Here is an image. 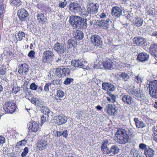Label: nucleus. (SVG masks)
<instances>
[{
	"label": "nucleus",
	"mask_w": 157,
	"mask_h": 157,
	"mask_svg": "<svg viewBox=\"0 0 157 157\" xmlns=\"http://www.w3.org/2000/svg\"><path fill=\"white\" fill-rule=\"evenodd\" d=\"M109 145V141L107 140L102 142L101 145V149L104 154H107L109 156H113L118 153L119 149L117 146L113 145L109 149L108 147Z\"/></svg>",
	"instance_id": "f257e3e1"
},
{
	"label": "nucleus",
	"mask_w": 157,
	"mask_h": 157,
	"mask_svg": "<svg viewBox=\"0 0 157 157\" xmlns=\"http://www.w3.org/2000/svg\"><path fill=\"white\" fill-rule=\"evenodd\" d=\"M125 89L128 94L136 99L139 100H142L145 98V97L143 92L139 88L135 89L132 86H126Z\"/></svg>",
	"instance_id": "f03ea898"
},
{
	"label": "nucleus",
	"mask_w": 157,
	"mask_h": 157,
	"mask_svg": "<svg viewBox=\"0 0 157 157\" xmlns=\"http://www.w3.org/2000/svg\"><path fill=\"white\" fill-rule=\"evenodd\" d=\"M86 21V19L84 21L81 17L76 16H71L69 18V21L71 25L74 27L78 29L80 28H86L87 25Z\"/></svg>",
	"instance_id": "7ed1b4c3"
},
{
	"label": "nucleus",
	"mask_w": 157,
	"mask_h": 157,
	"mask_svg": "<svg viewBox=\"0 0 157 157\" xmlns=\"http://www.w3.org/2000/svg\"><path fill=\"white\" fill-rule=\"evenodd\" d=\"M117 142L120 144H125L130 141V138L127 133V130L119 129L116 132Z\"/></svg>",
	"instance_id": "20e7f679"
},
{
	"label": "nucleus",
	"mask_w": 157,
	"mask_h": 157,
	"mask_svg": "<svg viewBox=\"0 0 157 157\" xmlns=\"http://www.w3.org/2000/svg\"><path fill=\"white\" fill-rule=\"evenodd\" d=\"M146 86L149 89L150 95L155 98H157V80L148 82Z\"/></svg>",
	"instance_id": "39448f33"
},
{
	"label": "nucleus",
	"mask_w": 157,
	"mask_h": 157,
	"mask_svg": "<svg viewBox=\"0 0 157 157\" xmlns=\"http://www.w3.org/2000/svg\"><path fill=\"white\" fill-rule=\"evenodd\" d=\"M3 109L7 113L12 114L16 109V105L14 101H7L3 105Z\"/></svg>",
	"instance_id": "423d86ee"
},
{
	"label": "nucleus",
	"mask_w": 157,
	"mask_h": 157,
	"mask_svg": "<svg viewBox=\"0 0 157 157\" xmlns=\"http://www.w3.org/2000/svg\"><path fill=\"white\" fill-rule=\"evenodd\" d=\"M100 18L101 20L99 23L98 25L101 27H103L105 29H108L109 27V19L107 18L106 14L104 13H101L99 15Z\"/></svg>",
	"instance_id": "0eeeda50"
},
{
	"label": "nucleus",
	"mask_w": 157,
	"mask_h": 157,
	"mask_svg": "<svg viewBox=\"0 0 157 157\" xmlns=\"http://www.w3.org/2000/svg\"><path fill=\"white\" fill-rule=\"evenodd\" d=\"M104 110L109 115H115L117 113L118 108L114 105H112L111 104H109L106 105Z\"/></svg>",
	"instance_id": "6e6552de"
},
{
	"label": "nucleus",
	"mask_w": 157,
	"mask_h": 157,
	"mask_svg": "<svg viewBox=\"0 0 157 157\" xmlns=\"http://www.w3.org/2000/svg\"><path fill=\"white\" fill-rule=\"evenodd\" d=\"M54 54L51 51L47 50L43 53L42 61L45 63H50L53 58Z\"/></svg>",
	"instance_id": "1a4fd4ad"
},
{
	"label": "nucleus",
	"mask_w": 157,
	"mask_h": 157,
	"mask_svg": "<svg viewBox=\"0 0 157 157\" xmlns=\"http://www.w3.org/2000/svg\"><path fill=\"white\" fill-rule=\"evenodd\" d=\"M71 65L75 67L82 68L84 69H87V63L82 59L74 60L72 61Z\"/></svg>",
	"instance_id": "9d476101"
},
{
	"label": "nucleus",
	"mask_w": 157,
	"mask_h": 157,
	"mask_svg": "<svg viewBox=\"0 0 157 157\" xmlns=\"http://www.w3.org/2000/svg\"><path fill=\"white\" fill-rule=\"evenodd\" d=\"M87 7V10L90 14H95L98 11L99 5L97 3L90 2L88 3Z\"/></svg>",
	"instance_id": "9b49d317"
},
{
	"label": "nucleus",
	"mask_w": 157,
	"mask_h": 157,
	"mask_svg": "<svg viewBox=\"0 0 157 157\" xmlns=\"http://www.w3.org/2000/svg\"><path fill=\"white\" fill-rule=\"evenodd\" d=\"M17 15L19 19L21 21H27L28 19V13L24 9H21L18 10Z\"/></svg>",
	"instance_id": "f8f14e48"
},
{
	"label": "nucleus",
	"mask_w": 157,
	"mask_h": 157,
	"mask_svg": "<svg viewBox=\"0 0 157 157\" xmlns=\"http://www.w3.org/2000/svg\"><path fill=\"white\" fill-rule=\"evenodd\" d=\"M48 146V143L47 139H42L37 141L36 147L40 150H43Z\"/></svg>",
	"instance_id": "ddd939ff"
},
{
	"label": "nucleus",
	"mask_w": 157,
	"mask_h": 157,
	"mask_svg": "<svg viewBox=\"0 0 157 157\" xmlns=\"http://www.w3.org/2000/svg\"><path fill=\"white\" fill-rule=\"evenodd\" d=\"M120 97L124 104L128 105L133 104V98L129 95L122 94Z\"/></svg>",
	"instance_id": "4468645a"
},
{
	"label": "nucleus",
	"mask_w": 157,
	"mask_h": 157,
	"mask_svg": "<svg viewBox=\"0 0 157 157\" xmlns=\"http://www.w3.org/2000/svg\"><path fill=\"white\" fill-rule=\"evenodd\" d=\"M69 71V69L67 68H58L56 69V74L58 77H64L68 73Z\"/></svg>",
	"instance_id": "2eb2a0df"
},
{
	"label": "nucleus",
	"mask_w": 157,
	"mask_h": 157,
	"mask_svg": "<svg viewBox=\"0 0 157 157\" xmlns=\"http://www.w3.org/2000/svg\"><path fill=\"white\" fill-rule=\"evenodd\" d=\"M67 119V117L65 115L60 114L56 116V123L58 125L63 124L66 122Z\"/></svg>",
	"instance_id": "dca6fc26"
},
{
	"label": "nucleus",
	"mask_w": 157,
	"mask_h": 157,
	"mask_svg": "<svg viewBox=\"0 0 157 157\" xmlns=\"http://www.w3.org/2000/svg\"><path fill=\"white\" fill-rule=\"evenodd\" d=\"M111 13L112 16L114 17H118L121 15L122 10L120 7L116 6L112 8Z\"/></svg>",
	"instance_id": "f3484780"
},
{
	"label": "nucleus",
	"mask_w": 157,
	"mask_h": 157,
	"mask_svg": "<svg viewBox=\"0 0 157 157\" xmlns=\"http://www.w3.org/2000/svg\"><path fill=\"white\" fill-rule=\"evenodd\" d=\"M91 42L97 46H99L101 43V40L100 36L97 35H92L90 38Z\"/></svg>",
	"instance_id": "a211bd4d"
},
{
	"label": "nucleus",
	"mask_w": 157,
	"mask_h": 157,
	"mask_svg": "<svg viewBox=\"0 0 157 157\" xmlns=\"http://www.w3.org/2000/svg\"><path fill=\"white\" fill-rule=\"evenodd\" d=\"M29 66L26 63L22 64L20 66L18 70L19 73L21 75H26L27 72L29 71Z\"/></svg>",
	"instance_id": "6ab92c4d"
},
{
	"label": "nucleus",
	"mask_w": 157,
	"mask_h": 157,
	"mask_svg": "<svg viewBox=\"0 0 157 157\" xmlns=\"http://www.w3.org/2000/svg\"><path fill=\"white\" fill-rule=\"evenodd\" d=\"M149 57V55L145 53H139L137 58V59L138 61L142 62H144L147 61Z\"/></svg>",
	"instance_id": "aec40b11"
},
{
	"label": "nucleus",
	"mask_w": 157,
	"mask_h": 157,
	"mask_svg": "<svg viewBox=\"0 0 157 157\" xmlns=\"http://www.w3.org/2000/svg\"><path fill=\"white\" fill-rule=\"evenodd\" d=\"M54 49L55 51L61 54L64 52V46L62 44L57 43L55 44Z\"/></svg>",
	"instance_id": "412c9836"
},
{
	"label": "nucleus",
	"mask_w": 157,
	"mask_h": 157,
	"mask_svg": "<svg viewBox=\"0 0 157 157\" xmlns=\"http://www.w3.org/2000/svg\"><path fill=\"white\" fill-rule=\"evenodd\" d=\"M102 64L104 67L106 69H114L115 67L113 62L110 59H108L106 61L103 62Z\"/></svg>",
	"instance_id": "4be33fe9"
},
{
	"label": "nucleus",
	"mask_w": 157,
	"mask_h": 157,
	"mask_svg": "<svg viewBox=\"0 0 157 157\" xmlns=\"http://www.w3.org/2000/svg\"><path fill=\"white\" fill-rule=\"evenodd\" d=\"M149 51L152 55L155 58H157V45L155 44H151Z\"/></svg>",
	"instance_id": "5701e85b"
},
{
	"label": "nucleus",
	"mask_w": 157,
	"mask_h": 157,
	"mask_svg": "<svg viewBox=\"0 0 157 157\" xmlns=\"http://www.w3.org/2000/svg\"><path fill=\"white\" fill-rule=\"evenodd\" d=\"M29 129L33 132H36L38 130L39 125L35 121L32 123L29 122Z\"/></svg>",
	"instance_id": "b1692460"
},
{
	"label": "nucleus",
	"mask_w": 157,
	"mask_h": 157,
	"mask_svg": "<svg viewBox=\"0 0 157 157\" xmlns=\"http://www.w3.org/2000/svg\"><path fill=\"white\" fill-rule=\"evenodd\" d=\"M73 36L75 39L78 40H82L84 37L83 34L80 30H77L75 32Z\"/></svg>",
	"instance_id": "393cba45"
},
{
	"label": "nucleus",
	"mask_w": 157,
	"mask_h": 157,
	"mask_svg": "<svg viewBox=\"0 0 157 157\" xmlns=\"http://www.w3.org/2000/svg\"><path fill=\"white\" fill-rule=\"evenodd\" d=\"M31 100L32 103L39 106L40 107V108L43 106V102L40 99L33 97L31 98Z\"/></svg>",
	"instance_id": "a878e982"
},
{
	"label": "nucleus",
	"mask_w": 157,
	"mask_h": 157,
	"mask_svg": "<svg viewBox=\"0 0 157 157\" xmlns=\"http://www.w3.org/2000/svg\"><path fill=\"white\" fill-rule=\"evenodd\" d=\"M37 20L38 22L42 24H45L46 23V19L42 13H38L37 16Z\"/></svg>",
	"instance_id": "bb28decb"
},
{
	"label": "nucleus",
	"mask_w": 157,
	"mask_h": 157,
	"mask_svg": "<svg viewBox=\"0 0 157 157\" xmlns=\"http://www.w3.org/2000/svg\"><path fill=\"white\" fill-rule=\"evenodd\" d=\"M134 121L135 123L136 127L138 128H143L146 126V124L143 121H139L137 118H134Z\"/></svg>",
	"instance_id": "cd10ccee"
},
{
	"label": "nucleus",
	"mask_w": 157,
	"mask_h": 157,
	"mask_svg": "<svg viewBox=\"0 0 157 157\" xmlns=\"http://www.w3.org/2000/svg\"><path fill=\"white\" fill-rule=\"evenodd\" d=\"M133 40L135 44L140 46L142 45L144 43L143 39L140 37L134 38Z\"/></svg>",
	"instance_id": "c85d7f7f"
},
{
	"label": "nucleus",
	"mask_w": 157,
	"mask_h": 157,
	"mask_svg": "<svg viewBox=\"0 0 157 157\" xmlns=\"http://www.w3.org/2000/svg\"><path fill=\"white\" fill-rule=\"evenodd\" d=\"M154 150L152 149L148 148L144 151V154L147 157H152L154 155Z\"/></svg>",
	"instance_id": "c756f323"
},
{
	"label": "nucleus",
	"mask_w": 157,
	"mask_h": 157,
	"mask_svg": "<svg viewBox=\"0 0 157 157\" xmlns=\"http://www.w3.org/2000/svg\"><path fill=\"white\" fill-rule=\"evenodd\" d=\"M25 33L20 31L15 34V37L17 41H21L23 37H25Z\"/></svg>",
	"instance_id": "7c9ffc66"
},
{
	"label": "nucleus",
	"mask_w": 157,
	"mask_h": 157,
	"mask_svg": "<svg viewBox=\"0 0 157 157\" xmlns=\"http://www.w3.org/2000/svg\"><path fill=\"white\" fill-rule=\"evenodd\" d=\"M107 94L109 96L107 97L106 98L107 101L111 103H114L116 101V96L110 92H108Z\"/></svg>",
	"instance_id": "2f4dec72"
},
{
	"label": "nucleus",
	"mask_w": 157,
	"mask_h": 157,
	"mask_svg": "<svg viewBox=\"0 0 157 157\" xmlns=\"http://www.w3.org/2000/svg\"><path fill=\"white\" fill-rule=\"evenodd\" d=\"M89 13H90L89 11L86 10L85 8H83L81 9L80 12H79L78 14L81 16L86 17L88 15Z\"/></svg>",
	"instance_id": "473e14b6"
},
{
	"label": "nucleus",
	"mask_w": 157,
	"mask_h": 157,
	"mask_svg": "<svg viewBox=\"0 0 157 157\" xmlns=\"http://www.w3.org/2000/svg\"><path fill=\"white\" fill-rule=\"evenodd\" d=\"M134 82L138 84H141L143 81V78L140 75H138L134 77Z\"/></svg>",
	"instance_id": "72a5a7b5"
},
{
	"label": "nucleus",
	"mask_w": 157,
	"mask_h": 157,
	"mask_svg": "<svg viewBox=\"0 0 157 157\" xmlns=\"http://www.w3.org/2000/svg\"><path fill=\"white\" fill-rule=\"evenodd\" d=\"M143 23L142 19L139 17L134 18V23L135 25L138 27L141 26Z\"/></svg>",
	"instance_id": "f704fd0d"
},
{
	"label": "nucleus",
	"mask_w": 157,
	"mask_h": 157,
	"mask_svg": "<svg viewBox=\"0 0 157 157\" xmlns=\"http://www.w3.org/2000/svg\"><path fill=\"white\" fill-rule=\"evenodd\" d=\"M41 111L45 115H47L48 116V114L50 113V110L47 107L43 106L40 108Z\"/></svg>",
	"instance_id": "c9c22d12"
},
{
	"label": "nucleus",
	"mask_w": 157,
	"mask_h": 157,
	"mask_svg": "<svg viewBox=\"0 0 157 157\" xmlns=\"http://www.w3.org/2000/svg\"><path fill=\"white\" fill-rule=\"evenodd\" d=\"M10 2L12 4L16 7H19L21 4V0H10Z\"/></svg>",
	"instance_id": "e433bc0d"
},
{
	"label": "nucleus",
	"mask_w": 157,
	"mask_h": 157,
	"mask_svg": "<svg viewBox=\"0 0 157 157\" xmlns=\"http://www.w3.org/2000/svg\"><path fill=\"white\" fill-rule=\"evenodd\" d=\"M120 77L124 81H127L130 78L129 76L125 72H122L120 75Z\"/></svg>",
	"instance_id": "4c0bfd02"
},
{
	"label": "nucleus",
	"mask_w": 157,
	"mask_h": 157,
	"mask_svg": "<svg viewBox=\"0 0 157 157\" xmlns=\"http://www.w3.org/2000/svg\"><path fill=\"white\" fill-rule=\"evenodd\" d=\"M68 44L69 46V47H75L77 44L75 41L72 39H70L68 41Z\"/></svg>",
	"instance_id": "58836bf2"
},
{
	"label": "nucleus",
	"mask_w": 157,
	"mask_h": 157,
	"mask_svg": "<svg viewBox=\"0 0 157 157\" xmlns=\"http://www.w3.org/2000/svg\"><path fill=\"white\" fill-rule=\"evenodd\" d=\"M12 92L13 93L16 94L20 90V88L16 85L12 86Z\"/></svg>",
	"instance_id": "ea45409f"
},
{
	"label": "nucleus",
	"mask_w": 157,
	"mask_h": 157,
	"mask_svg": "<svg viewBox=\"0 0 157 157\" xmlns=\"http://www.w3.org/2000/svg\"><path fill=\"white\" fill-rule=\"evenodd\" d=\"M74 12L75 13H78L79 12H80V10H81V8L80 5L78 3H76L75 7Z\"/></svg>",
	"instance_id": "a19ab883"
},
{
	"label": "nucleus",
	"mask_w": 157,
	"mask_h": 157,
	"mask_svg": "<svg viewBox=\"0 0 157 157\" xmlns=\"http://www.w3.org/2000/svg\"><path fill=\"white\" fill-rule=\"evenodd\" d=\"M64 95V92L61 90H58L57 91L56 95L57 97L58 98H62Z\"/></svg>",
	"instance_id": "79ce46f5"
},
{
	"label": "nucleus",
	"mask_w": 157,
	"mask_h": 157,
	"mask_svg": "<svg viewBox=\"0 0 157 157\" xmlns=\"http://www.w3.org/2000/svg\"><path fill=\"white\" fill-rule=\"evenodd\" d=\"M76 2H71L69 6V10L73 12L74 11L75 9V7Z\"/></svg>",
	"instance_id": "37998d69"
},
{
	"label": "nucleus",
	"mask_w": 157,
	"mask_h": 157,
	"mask_svg": "<svg viewBox=\"0 0 157 157\" xmlns=\"http://www.w3.org/2000/svg\"><path fill=\"white\" fill-rule=\"evenodd\" d=\"M137 151H136L133 150H132L130 152V154L131 155H132V156L134 157H142L139 155L137 154Z\"/></svg>",
	"instance_id": "c03bdc74"
},
{
	"label": "nucleus",
	"mask_w": 157,
	"mask_h": 157,
	"mask_svg": "<svg viewBox=\"0 0 157 157\" xmlns=\"http://www.w3.org/2000/svg\"><path fill=\"white\" fill-rule=\"evenodd\" d=\"M29 152L28 148L25 147L23 151L21 154V156L22 157H25L27 155V154Z\"/></svg>",
	"instance_id": "a18cd8bd"
},
{
	"label": "nucleus",
	"mask_w": 157,
	"mask_h": 157,
	"mask_svg": "<svg viewBox=\"0 0 157 157\" xmlns=\"http://www.w3.org/2000/svg\"><path fill=\"white\" fill-rule=\"evenodd\" d=\"M110 83L103 82L102 84V87L103 89L105 90H108L109 86V85Z\"/></svg>",
	"instance_id": "49530a36"
},
{
	"label": "nucleus",
	"mask_w": 157,
	"mask_h": 157,
	"mask_svg": "<svg viewBox=\"0 0 157 157\" xmlns=\"http://www.w3.org/2000/svg\"><path fill=\"white\" fill-rule=\"evenodd\" d=\"M73 80V79L71 78H67L65 80L64 83L66 85L70 84L71 82Z\"/></svg>",
	"instance_id": "de8ad7c7"
},
{
	"label": "nucleus",
	"mask_w": 157,
	"mask_h": 157,
	"mask_svg": "<svg viewBox=\"0 0 157 157\" xmlns=\"http://www.w3.org/2000/svg\"><path fill=\"white\" fill-rule=\"evenodd\" d=\"M6 68L2 66L0 67V74L2 75H5L6 73Z\"/></svg>",
	"instance_id": "09e8293b"
},
{
	"label": "nucleus",
	"mask_w": 157,
	"mask_h": 157,
	"mask_svg": "<svg viewBox=\"0 0 157 157\" xmlns=\"http://www.w3.org/2000/svg\"><path fill=\"white\" fill-rule=\"evenodd\" d=\"M37 86L34 82L31 84L30 86V88L31 89L34 90H37Z\"/></svg>",
	"instance_id": "8fccbe9b"
},
{
	"label": "nucleus",
	"mask_w": 157,
	"mask_h": 157,
	"mask_svg": "<svg viewBox=\"0 0 157 157\" xmlns=\"http://www.w3.org/2000/svg\"><path fill=\"white\" fill-rule=\"evenodd\" d=\"M139 147L142 150L145 151L147 149V145L143 143L140 144L139 145Z\"/></svg>",
	"instance_id": "3c124183"
},
{
	"label": "nucleus",
	"mask_w": 157,
	"mask_h": 157,
	"mask_svg": "<svg viewBox=\"0 0 157 157\" xmlns=\"http://www.w3.org/2000/svg\"><path fill=\"white\" fill-rule=\"evenodd\" d=\"M67 4V1L64 0L63 2H61L59 3V6L60 8H64L66 6Z\"/></svg>",
	"instance_id": "603ef678"
},
{
	"label": "nucleus",
	"mask_w": 157,
	"mask_h": 157,
	"mask_svg": "<svg viewBox=\"0 0 157 157\" xmlns=\"http://www.w3.org/2000/svg\"><path fill=\"white\" fill-rule=\"evenodd\" d=\"M51 85V83L50 82L46 84L44 87V90L45 91L48 92L49 91V87Z\"/></svg>",
	"instance_id": "864d4df0"
},
{
	"label": "nucleus",
	"mask_w": 157,
	"mask_h": 157,
	"mask_svg": "<svg viewBox=\"0 0 157 157\" xmlns=\"http://www.w3.org/2000/svg\"><path fill=\"white\" fill-rule=\"evenodd\" d=\"M35 52L33 50H31L29 52L28 56L31 59H33L34 58Z\"/></svg>",
	"instance_id": "5fc2aeb1"
},
{
	"label": "nucleus",
	"mask_w": 157,
	"mask_h": 157,
	"mask_svg": "<svg viewBox=\"0 0 157 157\" xmlns=\"http://www.w3.org/2000/svg\"><path fill=\"white\" fill-rule=\"evenodd\" d=\"M26 143V140H21L17 143V146H21L24 145Z\"/></svg>",
	"instance_id": "6e6d98bb"
},
{
	"label": "nucleus",
	"mask_w": 157,
	"mask_h": 157,
	"mask_svg": "<svg viewBox=\"0 0 157 157\" xmlns=\"http://www.w3.org/2000/svg\"><path fill=\"white\" fill-rule=\"evenodd\" d=\"M115 88L114 85L110 83L109 85V88L108 89V90H109L111 91H113L115 90Z\"/></svg>",
	"instance_id": "4d7b16f0"
},
{
	"label": "nucleus",
	"mask_w": 157,
	"mask_h": 157,
	"mask_svg": "<svg viewBox=\"0 0 157 157\" xmlns=\"http://www.w3.org/2000/svg\"><path fill=\"white\" fill-rule=\"evenodd\" d=\"M6 139L2 136H0V144H3L5 143Z\"/></svg>",
	"instance_id": "13d9d810"
},
{
	"label": "nucleus",
	"mask_w": 157,
	"mask_h": 157,
	"mask_svg": "<svg viewBox=\"0 0 157 157\" xmlns=\"http://www.w3.org/2000/svg\"><path fill=\"white\" fill-rule=\"evenodd\" d=\"M152 138L157 143V132L155 131L154 132V134L152 135Z\"/></svg>",
	"instance_id": "bf43d9fd"
},
{
	"label": "nucleus",
	"mask_w": 157,
	"mask_h": 157,
	"mask_svg": "<svg viewBox=\"0 0 157 157\" xmlns=\"http://www.w3.org/2000/svg\"><path fill=\"white\" fill-rule=\"evenodd\" d=\"M82 112L81 111H79L77 112L76 113V117L77 118L79 119L82 116Z\"/></svg>",
	"instance_id": "052dcab7"
},
{
	"label": "nucleus",
	"mask_w": 157,
	"mask_h": 157,
	"mask_svg": "<svg viewBox=\"0 0 157 157\" xmlns=\"http://www.w3.org/2000/svg\"><path fill=\"white\" fill-rule=\"evenodd\" d=\"M59 81L57 80H54L53 81L50 82L51 83V85L52 84L53 85H58L59 84Z\"/></svg>",
	"instance_id": "680f3d73"
},
{
	"label": "nucleus",
	"mask_w": 157,
	"mask_h": 157,
	"mask_svg": "<svg viewBox=\"0 0 157 157\" xmlns=\"http://www.w3.org/2000/svg\"><path fill=\"white\" fill-rule=\"evenodd\" d=\"M41 123L43 124L46 121V118L44 117V115H43L41 117Z\"/></svg>",
	"instance_id": "e2e57ef3"
},
{
	"label": "nucleus",
	"mask_w": 157,
	"mask_h": 157,
	"mask_svg": "<svg viewBox=\"0 0 157 157\" xmlns=\"http://www.w3.org/2000/svg\"><path fill=\"white\" fill-rule=\"evenodd\" d=\"M147 15H151V16H153V11L152 10L150 9L148 10V11L147 12Z\"/></svg>",
	"instance_id": "0e129e2a"
},
{
	"label": "nucleus",
	"mask_w": 157,
	"mask_h": 157,
	"mask_svg": "<svg viewBox=\"0 0 157 157\" xmlns=\"http://www.w3.org/2000/svg\"><path fill=\"white\" fill-rule=\"evenodd\" d=\"M36 92L38 93H40L43 90V88L41 86H40L38 87V88H37Z\"/></svg>",
	"instance_id": "69168bd1"
},
{
	"label": "nucleus",
	"mask_w": 157,
	"mask_h": 157,
	"mask_svg": "<svg viewBox=\"0 0 157 157\" xmlns=\"http://www.w3.org/2000/svg\"><path fill=\"white\" fill-rule=\"evenodd\" d=\"M62 135L65 137H66L67 135V131L66 130H64L63 132H62Z\"/></svg>",
	"instance_id": "338daca9"
},
{
	"label": "nucleus",
	"mask_w": 157,
	"mask_h": 157,
	"mask_svg": "<svg viewBox=\"0 0 157 157\" xmlns=\"http://www.w3.org/2000/svg\"><path fill=\"white\" fill-rule=\"evenodd\" d=\"M62 61L61 58L60 56H59L58 58H56V61L57 63H61Z\"/></svg>",
	"instance_id": "774afa93"
}]
</instances>
